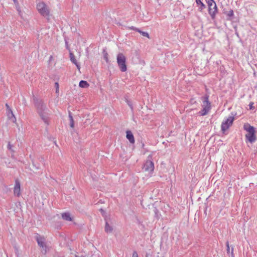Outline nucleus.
Segmentation results:
<instances>
[{"label":"nucleus","mask_w":257,"mask_h":257,"mask_svg":"<svg viewBox=\"0 0 257 257\" xmlns=\"http://www.w3.org/2000/svg\"><path fill=\"white\" fill-rule=\"evenodd\" d=\"M35 107L41 119L46 125L49 124L51 112L46 104L41 99L36 97L33 98Z\"/></svg>","instance_id":"obj_1"},{"label":"nucleus","mask_w":257,"mask_h":257,"mask_svg":"<svg viewBox=\"0 0 257 257\" xmlns=\"http://www.w3.org/2000/svg\"><path fill=\"white\" fill-rule=\"evenodd\" d=\"M243 128L247 132V134L245 135L247 140L250 143H254L256 139L255 135V128L248 123H245L243 125Z\"/></svg>","instance_id":"obj_2"},{"label":"nucleus","mask_w":257,"mask_h":257,"mask_svg":"<svg viewBox=\"0 0 257 257\" xmlns=\"http://www.w3.org/2000/svg\"><path fill=\"white\" fill-rule=\"evenodd\" d=\"M202 100V109L199 112V114L201 116L206 115L211 109V104L209 101V96L205 95L201 97Z\"/></svg>","instance_id":"obj_3"},{"label":"nucleus","mask_w":257,"mask_h":257,"mask_svg":"<svg viewBox=\"0 0 257 257\" xmlns=\"http://www.w3.org/2000/svg\"><path fill=\"white\" fill-rule=\"evenodd\" d=\"M126 58L121 53H119L116 57V61L118 66L121 72H125L127 70L126 64Z\"/></svg>","instance_id":"obj_4"},{"label":"nucleus","mask_w":257,"mask_h":257,"mask_svg":"<svg viewBox=\"0 0 257 257\" xmlns=\"http://www.w3.org/2000/svg\"><path fill=\"white\" fill-rule=\"evenodd\" d=\"M37 9L39 13L43 17H49L50 15V9L44 2H41L37 4Z\"/></svg>","instance_id":"obj_5"},{"label":"nucleus","mask_w":257,"mask_h":257,"mask_svg":"<svg viewBox=\"0 0 257 257\" xmlns=\"http://www.w3.org/2000/svg\"><path fill=\"white\" fill-rule=\"evenodd\" d=\"M206 2L208 6V12L212 19L215 17L217 13L216 4L213 0H206Z\"/></svg>","instance_id":"obj_6"},{"label":"nucleus","mask_w":257,"mask_h":257,"mask_svg":"<svg viewBox=\"0 0 257 257\" xmlns=\"http://www.w3.org/2000/svg\"><path fill=\"white\" fill-rule=\"evenodd\" d=\"M152 156L149 155L143 167V169L145 171L149 173L152 172L154 169V165L153 162L152 161Z\"/></svg>","instance_id":"obj_7"},{"label":"nucleus","mask_w":257,"mask_h":257,"mask_svg":"<svg viewBox=\"0 0 257 257\" xmlns=\"http://www.w3.org/2000/svg\"><path fill=\"white\" fill-rule=\"evenodd\" d=\"M36 239L39 246L43 248L42 252L45 254L47 252V246L45 243V238L43 236L37 235Z\"/></svg>","instance_id":"obj_8"},{"label":"nucleus","mask_w":257,"mask_h":257,"mask_svg":"<svg viewBox=\"0 0 257 257\" xmlns=\"http://www.w3.org/2000/svg\"><path fill=\"white\" fill-rule=\"evenodd\" d=\"M234 120V117L233 116H229L224 121L222 122L221 124V130L224 132L226 131L229 127L232 124Z\"/></svg>","instance_id":"obj_9"},{"label":"nucleus","mask_w":257,"mask_h":257,"mask_svg":"<svg viewBox=\"0 0 257 257\" xmlns=\"http://www.w3.org/2000/svg\"><path fill=\"white\" fill-rule=\"evenodd\" d=\"M20 182L16 180L14 189V193L17 196H19L21 193V187Z\"/></svg>","instance_id":"obj_10"},{"label":"nucleus","mask_w":257,"mask_h":257,"mask_svg":"<svg viewBox=\"0 0 257 257\" xmlns=\"http://www.w3.org/2000/svg\"><path fill=\"white\" fill-rule=\"evenodd\" d=\"M7 113L9 119L11 120L12 122L15 123L16 122V118L15 116L12 109H9V110H7Z\"/></svg>","instance_id":"obj_11"},{"label":"nucleus","mask_w":257,"mask_h":257,"mask_svg":"<svg viewBox=\"0 0 257 257\" xmlns=\"http://www.w3.org/2000/svg\"><path fill=\"white\" fill-rule=\"evenodd\" d=\"M126 133L127 139L131 144H134L135 143V139L133 133L130 131H127Z\"/></svg>","instance_id":"obj_12"},{"label":"nucleus","mask_w":257,"mask_h":257,"mask_svg":"<svg viewBox=\"0 0 257 257\" xmlns=\"http://www.w3.org/2000/svg\"><path fill=\"white\" fill-rule=\"evenodd\" d=\"M104 230L107 233L112 232L113 230V228L112 226L108 223V221L106 220H105V226Z\"/></svg>","instance_id":"obj_13"},{"label":"nucleus","mask_w":257,"mask_h":257,"mask_svg":"<svg viewBox=\"0 0 257 257\" xmlns=\"http://www.w3.org/2000/svg\"><path fill=\"white\" fill-rule=\"evenodd\" d=\"M62 217L64 220L66 221H70L72 220V217H71L70 213L67 212L62 214Z\"/></svg>","instance_id":"obj_14"},{"label":"nucleus","mask_w":257,"mask_h":257,"mask_svg":"<svg viewBox=\"0 0 257 257\" xmlns=\"http://www.w3.org/2000/svg\"><path fill=\"white\" fill-rule=\"evenodd\" d=\"M89 84L86 81L81 80L79 82V86L81 88H87L89 86Z\"/></svg>","instance_id":"obj_15"},{"label":"nucleus","mask_w":257,"mask_h":257,"mask_svg":"<svg viewBox=\"0 0 257 257\" xmlns=\"http://www.w3.org/2000/svg\"><path fill=\"white\" fill-rule=\"evenodd\" d=\"M69 117L70 119V126L71 127L73 128L74 127V121L70 112H69Z\"/></svg>","instance_id":"obj_16"},{"label":"nucleus","mask_w":257,"mask_h":257,"mask_svg":"<svg viewBox=\"0 0 257 257\" xmlns=\"http://www.w3.org/2000/svg\"><path fill=\"white\" fill-rule=\"evenodd\" d=\"M196 3L197 5H200V8H199L200 11L205 8V5L201 2V0H196Z\"/></svg>","instance_id":"obj_17"},{"label":"nucleus","mask_w":257,"mask_h":257,"mask_svg":"<svg viewBox=\"0 0 257 257\" xmlns=\"http://www.w3.org/2000/svg\"><path fill=\"white\" fill-rule=\"evenodd\" d=\"M70 58L71 61L73 63H74V64L77 63V61L75 58V57L74 55L73 54V53L72 52H70Z\"/></svg>","instance_id":"obj_18"},{"label":"nucleus","mask_w":257,"mask_h":257,"mask_svg":"<svg viewBox=\"0 0 257 257\" xmlns=\"http://www.w3.org/2000/svg\"><path fill=\"white\" fill-rule=\"evenodd\" d=\"M136 29V31L138 32L139 33H140L141 34H142L143 36H145V37H147L148 38H149V34L147 33V32H143V31H142L141 30H140V29Z\"/></svg>","instance_id":"obj_19"},{"label":"nucleus","mask_w":257,"mask_h":257,"mask_svg":"<svg viewBox=\"0 0 257 257\" xmlns=\"http://www.w3.org/2000/svg\"><path fill=\"white\" fill-rule=\"evenodd\" d=\"M224 14H225L229 18L233 17L234 15L233 11L232 10H230L229 11L224 12Z\"/></svg>","instance_id":"obj_20"},{"label":"nucleus","mask_w":257,"mask_h":257,"mask_svg":"<svg viewBox=\"0 0 257 257\" xmlns=\"http://www.w3.org/2000/svg\"><path fill=\"white\" fill-rule=\"evenodd\" d=\"M103 58L105 60L106 63H109V59H108V53L105 51H103Z\"/></svg>","instance_id":"obj_21"},{"label":"nucleus","mask_w":257,"mask_h":257,"mask_svg":"<svg viewBox=\"0 0 257 257\" xmlns=\"http://www.w3.org/2000/svg\"><path fill=\"white\" fill-rule=\"evenodd\" d=\"M55 87H56V92L59 93V83L58 82L55 83Z\"/></svg>","instance_id":"obj_22"},{"label":"nucleus","mask_w":257,"mask_h":257,"mask_svg":"<svg viewBox=\"0 0 257 257\" xmlns=\"http://www.w3.org/2000/svg\"><path fill=\"white\" fill-rule=\"evenodd\" d=\"M253 102H250L249 104V107L250 109H253L254 108L253 106Z\"/></svg>","instance_id":"obj_23"},{"label":"nucleus","mask_w":257,"mask_h":257,"mask_svg":"<svg viewBox=\"0 0 257 257\" xmlns=\"http://www.w3.org/2000/svg\"><path fill=\"white\" fill-rule=\"evenodd\" d=\"M226 246H227V252L228 253H229V252H230V248H229L228 242H226Z\"/></svg>","instance_id":"obj_24"},{"label":"nucleus","mask_w":257,"mask_h":257,"mask_svg":"<svg viewBox=\"0 0 257 257\" xmlns=\"http://www.w3.org/2000/svg\"><path fill=\"white\" fill-rule=\"evenodd\" d=\"M132 257H138V253H137V251H134L133 252Z\"/></svg>","instance_id":"obj_25"},{"label":"nucleus","mask_w":257,"mask_h":257,"mask_svg":"<svg viewBox=\"0 0 257 257\" xmlns=\"http://www.w3.org/2000/svg\"><path fill=\"white\" fill-rule=\"evenodd\" d=\"M76 67H77V68L78 69V70H80V65L79 64V63L78 62H77L76 64H74Z\"/></svg>","instance_id":"obj_26"},{"label":"nucleus","mask_w":257,"mask_h":257,"mask_svg":"<svg viewBox=\"0 0 257 257\" xmlns=\"http://www.w3.org/2000/svg\"><path fill=\"white\" fill-rule=\"evenodd\" d=\"M12 146L10 143H9V144L8 145V149L11 150H12Z\"/></svg>","instance_id":"obj_27"},{"label":"nucleus","mask_w":257,"mask_h":257,"mask_svg":"<svg viewBox=\"0 0 257 257\" xmlns=\"http://www.w3.org/2000/svg\"><path fill=\"white\" fill-rule=\"evenodd\" d=\"M6 106L7 107V110H9V109H11L10 107L9 106V105L7 103L6 104Z\"/></svg>","instance_id":"obj_28"},{"label":"nucleus","mask_w":257,"mask_h":257,"mask_svg":"<svg viewBox=\"0 0 257 257\" xmlns=\"http://www.w3.org/2000/svg\"><path fill=\"white\" fill-rule=\"evenodd\" d=\"M33 166L36 168L37 169H39V166H36L34 163L33 164Z\"/></svg>","instance_id":"obj_29"},{"label":"nucleus","mask_w":257,"mask_h":257,"mask_svg":"<svg viewBox=\"0 0 257 257\" xmlns=\"http://www.w3.org/2000/svg\"><path fill=\"white\" fill-rule=\"evenodd\" d=\"M13 1L14 2L15 4H16V5H18V2L17 0H13Z\"/></svg>","instance_id":"obj_30"},{"label":"nucleus","mask_w":257,"mask_h":257,"mask_svg":"<svg viewBox=\"0 0 257 257\" xmlns=\"http://www.w3.org/2000/svg\"><path fill=\"white\" fill-rule=\"evenodd\" d=\"M130 29H132V30H134L136 31V29H137V28H135V27H133V26H132V27H131L130 28Z\"/></svg>","instance_id":"obj_31"},{"label":"nucleus","mask_w":257,"mask_h":257,"mask_svg":"<svg viewBox=\"0 0 257 257\" xmlns=\"http://www.w3.org/2000/svg\"><path fill=\"white\" fill-rule=\"evenodd\" d=\"M231 255H232V257H233V249L232 248V250H231Z\"/></svg>","instance_id":"obj_32"},{"label":"nucleus","mask_w":257,"mask_h":257,"mask_svg":"<svg viewBox=\"0 0 257 257\" xmlns=\"http://www.w3.org/2000/svg\"><path fill=\"white\" fill-rule=\"evenodd\" d=\"M52 58H53V57L52 56H51L50 57L49 60L50 61L51 60H52Z\"/></svg>","instance_id":"obj_33"},{"label":"nucleus","mask_w":257,"mask_h":257,"mask_svg":"<svg viewBox=\"0 0 257 257\" xmlns=\"http://www.w3.org/2000/svg\"><path fill=\"white\" fill-rule=\"evenodd\" d=\"M128 105H129V106L131 107V108L132 109V108H133V107H132V105H131V104H128Z\"/></svg>","instance_id":"obj_34"},{"label":"nucleus","mask_w":257,"mask_h":257,"mask_svg":"<svg viewBox=\"0 0 257 257\" xmlns=\"http://www.w3.org/2000/svg\"><path fill=\"white\" fill-rule=\"evenodd\" d=\"M76 257H78V256L76 255Z\"/></svg>","instance_id":"obj_35"}]
</instances>
